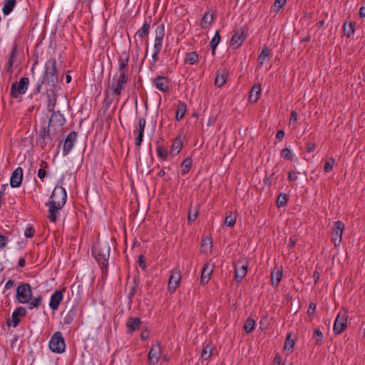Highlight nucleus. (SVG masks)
Listing matches in <instances>:
<instances>
[{
    "label": "nucleus",
    "instance_id": "nucleus-34",
    "mask_svg": "<svg viewBox=\"0 0 365 365\" xmlns=\"http://www.w3.org/2000/svg\"><path fill=\"white\" fill-rule=\"evenodd\" d=\"M199 60L198 55L196 52H190L186 55L185 62L190 65L196 63Z\"/></svg>",
    "mask_w": 365,
    "mask_h": 365
},
{
    "label": "nucleus",
    "instance_id": "nucleus-3",
    "mask_svg": "<svg viewBox=\"0 0 365 365\" xmlns=\"http://www.w3.org/2000/svg\"><path fill=\"white\" fill-rule=\"evenodd\" d=\"M92 253L102 267H106L110 255V247L107 245L96 246L92 250Z\"/></svg>",
    "mask_w": 365,
    "mask_h": 365
},
{
    "label": "nucleus",
    "instance_id": "nucleus-54",
    "mask_svg": "<svg viewBox=\"0 0 365 365\" xmlns=\"http://www.w3.org/2000/svg\"><path fill=\"white\" fill-rule=\"evenodd\" d=\"M286 1L287 0H275L274 6L275 8L280 9L284 6Z\"/></svg>",
    "mask_w": 365,
    "mask_h": 365
},
{
    "label": "nucleus",
    "instance_id": "nucleus-29",
    "mask_svg": "<svg viewBox=\"0 0 365 365\" xmlns=\"http://www.w3.org/2000/svg\"><path fill=\"white\" fill-rule=\"evenodd\" d=\"M269 56L270 49L268 48V46H264L258 56V63L260 65H262L264 63V61L269 58Z\"/></svg>",
    "mask_w": 365,
    "mask_h": 365
},
{
    "label": "nucleus",
    "instance_id": "nucleus-42",
    "mask_svg": "<svg viewBox=\"0 0 365 365\" xmlns=\"http://www.w3.org/2000/svg\"><path fill=\"white\" fill-rule=\"evenodd\" d=\"M74 317H75V312L71 310L64 317V318H63V324H70L73 321Z\"/></svg>",
    "mask_w": 365,
    "mask_h": 365
},
{
    "label": "nucleus",
    "instance_id": "nucleus-56",
    "mask_svg": "<svg viewBox=\"0 0 365 365\" xmlns=\"http://www.w3.org/2000/svg\"><path fill=\"white\" fill-rule=\"evenodd\" d=\"M134 286L132 287L131 292H130V297H132L135 293L136 287L139 282V279L137 277H135L133 279Z\"/></svg>",
    "mask_w": 365,
    "mask_h": 365
},
{
    "label": "nucleus",
    "instance_id": "nucleus-30",
    "mask_svg": "<svg viewBox=\"0 0 365 365\" xmlns=\"http://www.w3.org/2000/svg\"><path fill=\"white\" fill-rule=\"evenodd\" d=\"M16 4V0H5L2 11L5 15H9L14 9Z\"/></svg>",
    "mask_w": 365,
    "mask_h": 365
},
{
    "label": "nucleus",
    "instance_id": "nucleus-38",
    "mask_svg": "<svg viewBox=\"0 0 365 365\" xmlns=\"http://www.w3.org/2000/svg\"><path fill=\"white\" fill-rule=\"evenodd\" d=\"M182 148V142L180 140H176L173 143L171 149H170V154L173 155H176L179 153Z\"/></svg>",
    "mask_w": 365,
    "mask_h": 365
},
{
    "label": "nucleus",
    "instance_id": "nucleus-14",
    "mask_svg": "<svg viewBox=\"0 0 365 365\" xmlns=\"http://www.w3.org/2000/svg\"><path fill=\"white\" fill-rule=\"evenodd\" d=\"M247 35V33L244 29L241 28L236 31L232 36L230 41L231 46H234L235 48L240 47L246 38Z\"/></svg>",
    "mask_w": 365,
    "mask_h": 365
},
{
    "label": "nucleus",
    "instance_id": "nucleus-37",
    "mask_svg": "<svg viewBox=\"0 0 365 365\" xmlns=\"http://www.w3.org/2000/svg\"><path fill=\"white\" fill-rule=\"evenodd\" d=\"M220 41V36L218 31H216L214 37L210 41V47L212 48V54L214 56L215 53V48Z\"/></svg>",
    "mask_w": 365,
    "mask_h": 365
},
{
    "label": "nucleus",
    "instance_id": "nucleus-40",
    "mask_svg": "<svg viewBox=\"0 0 365 365\" xmlns=\"http://www.w3.org/2000/svg\"><path fill=\"white\" fill-rule=\"evenodd\" d=\"M192 165V160L189 158L185 159L181 164L182 173L186 174L190 169Z\"/></svg>",
    "mask_w": 365,
    "mask_h": 365
},
{
    "label": "nucleus",
    "instance_id": "nucleus-59",
    "mask_svg": "<svg viewBox=\"0 0 365 365\" xmlns=\"http://www.w3.org/2000/svg\"><path fill=\"white\" fill-rule=\"evenodd\" d=\"M316 309V304H314V303H311L309 304V309H308V311H307V313L309 315H312L314 314V311Z\"/></svg>",
    "mask_w": 365,
    "mask_h": 365
},
{
    "label": "nucleus",
    "instance_id": "nucleus-11",
    "mask_svg": "<svg viewBox=\"0 0 365 365\" xmlns=\"http://www.w3.org/2000/svg\"><path fill=\"white\" fill-rule=\"evenodd\" d=\"M344 228V225L341 221H336L334 223V227L331 232V240L334 242L335 247H336L341 241L342 233Z\"/></svg>",
    "mask_w": 365,
    "mask_h": 365
},
{
    "label": "nucleus",
    "instance_id": "nucleus-64",
    "mask_svg": "<svg viewBox=\"0 0 365 365\" xmlns=\"http://www.w3.org/2000/svg\"><path fill=\"white\" fill-rule=\"evenodd\" d=\"M14 284V282L13 280H9L6 282V284H5V289H9L10 288H11Z\"/></svg>",
    "mask_w": 365,
    "mask_h": 365
},
{
    "label": "nucleus",
    "instance_id": "nucleus-61",
    "mask_svg": "<svg viewBox=\"0 0 365 365\" xmlns=\"http://www.w3.org/2000/svg\"><path fill=\"white\" fill-rule=\"evenodd\" d=\"M297 120V113L296 111H292L290 117V123H294Z\"/></svg>",
    "mask_w": 365,
    "mask_h": 365
},
{
    "label": "nucleus",
    "instance_id": "nucleus-7",
    "mask_svg": "<svg viewBox=\"0 0 365 365\" xmlns=\"http://www.w3.org/2000/svg\"><path fill=\"white\" fill-rule=\"evenodd\" d=\"M29 79L27 77H23L20 79L18 85L14 83L11 87V95L14 98H18L19 95L24 94L26 92Z\"/></svg>",
    "mask_w": 365,
    "mask_h": 365
},
{
    "label": "nucleus",
    "instance_id": "nucleus-36",
    "mask_svg": "<svg viewBox=\"0 0 365 365\" xmlns=\"http://www.w3.org/2000/svg\"><path fill=\"white\" fill-rule=\"evenodd\" d=\"M49 130L50 128L48 127L46 128L44 127L41 128V130H40L39 135L40 138L43 140V142L41 143L42 147H43L46 144V140L50 139Z\"/></svg>",
    "mask_w": 365,
    "mask_h": 365
},
{
    "label": "nucleus",
    "instance_id": "nucleus-60",
    "mask_svg": "<svg viewBox=\"0 0 365 365\" xmlns=\"http://www.w3.org/2000/svg\"><path fill=\"white\" fill-rule=\"evenodd\" d=\"M38 177L40 179H43L46 177V171L43 168H40L38 170Z\"/></svg>",
    "mask_w": 365,
    "mask_h": 365
},
{
    "label": "nucleus",
    "instance_id": "nucleus-18",
    "mask_svg": "<svg viewBox=\"0 0 365 365\" xmlns=\"http://www.w3.org/2000/svg\"><path fill=\"white\" fill-rule=\"evenodd\" d=\"M23 178V170L21 168H17L13 173L10 178V185L12 187H18L21 185Z\"/></svg>",
    "mask_w": 365,
    "mask_h": 365
},
{
    "label": "nucleus",
    "instance_id": "nucleus-26",
    "mask_svg": "<svg viewBox=\"0 0 365 365\" xmlns=\"http://www.w3.org/2000/svg\"><path fill=\"white\" fill-rule=\"evenodd\" d=\"M227 78V71H226L225 69L220 71L217 72L215 80V84L217 87L222 86Z\"/></svg>",
    "mask_w": 365,
    "mask_h": 365
},
{
    "label": "nucleus",
    "instance_id": "nucleus-53",
    "mask_svg": "<svg viewBox=\"0 0 365 365\" xmlns=\"http://www.w3.org/2000/svg\"><path fill=\"white\" fill-rule=\"evenodd\" d=\"M56 100L55 98L49 99L48 103V109L49 111H52V112L53 111L54 107L56 105Z\"/></svg>",
    "mask_w": 365,
    "mask_h": 365
},
{
    "label": "nucleus",
    "instance_id": "nucleus-19",
    "mask_svg": "<svg viewBox=\"0 0 365 365\" xmlns=\"http://www.w3.org/2000/svg\"><path fill=\"white\" fill-rule=\"evenodd\" d=\"M63 299V292L61 290H56L51 295L49 307L52 310H56Z\"/></svg>",
    "mask_w": 365,
    "mask_h": 365
},
{
    "label": "nucleus",
    "instance_id": "nucleus-15",
    "mask_svg": "<svg viewBox=\"0 0 365 365\" xmlns=\"http://www.w3.org/2000/svg\"><path fill=\"white\" fill-rule=\"evenodd\" d=\"M26 313V309L22 307L16 309L11 315V318L9 319L7 322L8 326L16 327L20 321L19 317L25 316Z\"/></svg>",
    "mask_w": 365,
    "mask_h": 365
},
{
    "label": "nucleus",
    "instance_id": "nucleus-32",
    "mask_svg": "<svg viewBox=\"0 0 365 365\" xmlns=\"http://www.w3.org/2000/svg\"><path fill=\"white\" fill-rule=\"evenodd\" d=\"M212 242L210 237H205L202 240L201 249L203 252H208L211 250Z\"/></svg>",
    "mask_w": 365,
    "mask_h": 365
},
{
    "label": "nucleus",
    "instance_id": "nucleus-58",
    "mask_svg": "<svg viewBox=\"0 0 365 365\" xmlns=\"http://www.w3.org/2000/svg\"><path fill=\"white\" fill-rule=\"evenodd\" d=\"M298 178L297 174L293 171L289 173L288 179L290 181H294Z\"/></svg>",
    "mask_w": 365,
    "mask_h": 365
},
{
    "label": "nucleus",
    "instance_id": "nucleus-33",
    "mask_svg": "<svg viewBox=\"0 0 365 365\" xmlns=\"http://www.w3.org/2000/svg\"><path fill=\"white\" fill-rule=\"evenodd\" d=\"M213 19V16L212 14L207 12L204 14L202 21H201V26L203 29H206L209 26V25L212 23Z\"/></svg>",
    "mask_w": 365,
    "mask_h": 365
},
{
    "label": "nucleus",
    "instance_id": "nucleus-46",
    "mask_svg": "<svg viewBox=\"0 0 365 365\" xmlns=\"http://www.w3.org/2000/svg\"><path fill=\"white\" fill-rule=\"evenodd\" d=\"M334 158H330L329 160H327L326 162H325V164H324V170L325 172L328 173L329 172L333 166H334Z\"/></svg>",
    "mask_w": 365,
    "mask_h": 365
},
{
    "label": "nucleus",
    "instance_id": "nucleus-52",
    "mask_svg": "<svg viewBox=\"0 0 365 365\" xmlns=\"http://www.w3.org/2000/svg\"><path fill=\"white\" fill-rule=\"evenodd\" d=\"M35 233V230L32 227H29L24 232V235L26 237H32Z\"/></svg>",
    "mask_w": 365,
    "mask_h": 365
},
{
    "label": "nucleus",
    "instance_id": "nucleus-63",
    "mask_svg": "<svg viewBox=\"0 0 365 365\" xmlns=\"http://www.w3.org/2000/svg\"><path fill=\"white\" fill-rule=\"evenodd\" d=\"M284 132L283 130H279L277 133V135H276V138L278 140H282V139L284 138Z\"/></svg>",
    "mask_w": 365,
    "mask_h": 365
},
{
    "label": "nucleus",
    "instance_id": "nucleus-44",
    "mask_svg": "<svg viewBox=\"0 0 365 365\" xmlns=\"http://www.w3.org/2000/svg\"><path fill=\"white\" fill-rule=\"evenodd\" d=\"M287 202V197L285 194H280L277 200V204L279 207H283Z\"/></svg>",
    "mask_w": 365,
    "mask_h": 365
},
{
    "label": "nucleus",
    "instance_id": "nucleus-22",
    "mask_svg": "<svg viewBox=\"0 0 365 365\" xmlns=\"http://www.w3.org/2000/svg\"><path fill=\"white\" fill-rule=\"evenodd\" d=\"M213 271L212 265L207 263L202 268L201 274V283L203 284H207L209 282L210 275Z\"/></svg>",
    "mask_w": 365,
    "mask_h": 365
},
{
    "label": "nucleus",
    "instance_id": "nucleus-48",
    "mask_svg": "<svg viewBox=\"0 0 365 365\" xmlns=\"http://www.w3.org/2000/svg\"><path fill=\"white\" fill-rule=\"evenodd\" d=\"M30 301L31 302H29V309H33L35 307H38L39 306L40 302L41 301V297H35L33 299H31Z\"/></svg>",
    "mask_w": 365,
    "mask_h": 365
},
{
    "label": "nucleus",
    "instance_id": "nucleus-57",
    "mask_svg": "<svg viewBox=\"0 0 365 365\" xmlns=\"http://www.w3.org/2000/svg\"><path fill=\"white\" fill-rule=\"evenodd\" d=\"M316 148V145L314 143L309 142L307 143V148L306 150L307 152H312Z\"/></svg>",
    "mask_w": 365,
    "mask_h": 365
},
{
    "label": "nucleus",
    "instance_id": "nucleus-47",
    "mask_svg": "<svg viewBox=\"0 0 365 365\" xmlns=\"http://www.w3.org/2000/svg\"><path fill=\"white\" fill-rule=\"evenodd\" d=\"M197 215H198L197 209H195L193 212L191 210H190L188 216H187L188 222L191 223V222H194L195 220L196 219V217H197Z\"/></svg>",
    "mask_w": 365,
    "mask_h": 365
},
{
    "label": "nucleus",
    "instance_id": "nucleus-17",
    "mask_svg": "<svg viewBox=\"0 0 365 365\" xmlns=\"http://www.w3.org/2000/svg\"><path fill=\"white\" fill-rule=\"evenodd\" d=\"M76 139L77 133L76 132H71L67 135L63 146V152L64 155H67L71 150Z\"/></svg>",
    "mask_w": 365,
    "mask_h": 365
},
{
    "label": "nucleus",
    "instance_id": "nucleus-1",
    "mask_svg": "<svg viewBox=\"0 0 365 365\" xmlns=\"http://www.w3.org/2000/svg\"><path fill=\"white\" fill-rule=\"evenodd\" d=\"M66 190L60 186H56L50 197V200L46 203L48 207L47 215L50 221L55 222L59 215L60 210L63 208L66 202Z\"/></svg>",
    "mask_w": 365,
    "mask_h": 365
},
{
    "label": "nucleus",
    "instance_id": "nucleus-27",
    "mask_svg": "<svg viewBox=\"0 0 365 365\" xmlns=\"http://www.w3.org/2000/svg\"><path fill=\"white\" fill-rule=\"evenodd\" d=\"M282 269L276 267L271 274L272 285L277 286L282 279Z\"/></svg>",
    "mask_w": 365,
    "mask_h": 365
},
{
    "label": "nucleus",
    "instance_id": "nucleus-55",
    "mask_svg": "<svg viewBox=\"0 0 365 365\" xmlns=\"http://www.w3.org/2000/svg\"><path fill=\"white\" fill-rule=\"evenodd\" d=\"M8 239L6 237L0 235V250L6 245Z\"/></svg>",
    "mask_w": 365,
    "mask_h": 365
},
{
    "label": "nucleus",
    "instance_id": "nucleus-49",
    "mask_svg": "<svg viewBox=\"0 0 365 365\" xmlns=\"http://www.w3.org/2000/svg\"><path fill=\"white\" fill-rule=\"evenodd\" d=\"M294 345V341L293 339H291L289 336H288L284 342V348L286 350L290 351Z\"/></svg>",
    "mask_w": 365,
    "mask_h": 365
},
{
    "label": "nucleus",
    "instance_id": "nucleus-23",
    "mask_svg": "<svg viewBox=\"0 0 365 365\" xmlns=\"http://www.w3.org/2000/svg\"><path fill=\"white\" fill-rule=\"evenodd\" d=\"M150 29V24L147 22H145L141 29H140L135 35V41H139L142 43L144 37L148 35Z\"/></svg>",
    "mask_w": 365,
    "mask_h": 365
},
{
    "label": "nucleus",
    "instance_id": "nucleus-50",
    "mask_svg": "<svg viewBox=\"0 0 365 365\" xmlns=\"http://www.w3.org/2000/svg\"><path fill=\"white\" fill-rule=\"evenodd\" d=\"M281 156L284 158L291 160L292 154L289 148H284L281 152Z\"/></svg>",
    "mask_w": 365,
    "mask_h": 365
},
{
    "label": "nucleus",
    "instance_id": "nucleus-10",
    "mask_svg": "<svg viewBox=\"0 0 365 365\" xmlns=\"http://www.w3.org/2000/svg\"><path fill=\"white\" fill-rule=\"evenodd\" d=\"M17 53H18V45L15 43L13 44L11 47V50L9 56V59L6 65V71L9 74H12L14 72V66H16V60H17Z\"/></svg>",
    "mask_w": 365,
    "mask_h": 365
},
{
    "label": "nucleus",
    "instance_id": "nucleus-51",
    "mask_svg": "<svg viewBox=\"0 0 365 365\" xmlns=\"http://www.w3.org/2000/svg\"><path fill=\"white\" fill-rule=\"evenodd\" d=\"M157 153H158V156L162 158H165L167 155H168L167 150L165 149L163 147H161V146H158V147Z\"/></svg>",
    "mask_w": 365,
    "mask_h": 365
},
{
    "label": "nucleus",
    "instance_id": "nucleus-12",
    "mask_svg": "<svg viewBox=\"0 0 365 365\" xmlns=\"http://www.w3.org/2000/svg\"><path fill=\"white\" fill-rule=\"evenodd\" d=\"M161 355V346L159 344L153 345L149 351L148 361L150 365H156Z\"/></svg>",
    "mask_w": 365,
    "mask_h": 365
},
{
    "label": "nucleus",
    "instance_id": "nucleus-24",
    "mask_svg": "<svg viewBox=\"0 0 365 365\" xmlns=\"http://www.w3.org/2000/svg\"><path fill=\"white\" fill-rule=\"evenodd\" d=\"M153 81L156 88L160 91H166L168 90V81L165 77L158 76Z\"/></svg>",
    "mask_w": 365,
    "mask_h": 365
},
{
    "label": "nucleus",
    "instance_id": "nucleus-8",
    "mask_svg": "<svg viewBox=\"0 0 365 365\" xmlns=\"http://www.w3.org/2000/svg\"><path fill=\"white\" fill-rule=\"evenodd\" d=\"M181 279V274L179 269H173L170 275L168 289L171 293H173L179 285Z\"/></svg>",
    "mask_w": 365,
    "mask_h": 365
},
{
    "label": "nucleus",
    "instance_id": "nucleus-31",
    "mask_svg": "<svg viewBox=\"0 0 365 365\" xmlns=\"http://www.w3.org/2000/svg\"><path fill=\"white\" fill-rule=\"evenodd\" d=\"M186 110H187V106L185 105V103H182V102H179L178 105V108H177V110H176V120H180V119H182L185 113H186Z\"/></svg>",
    "mask_w": 365,
    "mask_h": 365
},
{
    "label": "nucleus",
    "instance_id": "nucleus-39",
    "mask_svg": "<svg viewBox=\"0 0 365 365\" xmlns=\"http://www.w3.org/2000/svg\"><path fill=\"white\" fill-rule=\"evenodd\" d=\"M243 327L247 333H250L255 329V322L252 319L248 318L245 322Z\"/></svg>",
    "mask_w": 365,
    "mask_h": 365
},
{
    "label": "nucleus",
    "instance_id": "nucleus-20",
    "mask_svg": "<svg viewBox=\"0 0 365 365\" xmlns=\"http://www.w3.org/2000/svg\"><path fill=\"white\" fill-rule=\"evenodd\" d=\"M146 125V120L145 118H140L138 120V136L135 139V144L137 147H140L144 135V130Z\"/></svg>",
    "mask_w": 365,
    "mask_h": 365
},
{
    "label": "nucleus",
    "instance_id": "nucleus-4",
    "mask_svg": "<svg viewBox=\"0 0 365 365\" xmlns=\"http://www.w3.org/2000/svg\"><path fill=\"white\" fill-rule=\"evenodd\" d=\"M165 35L164 26H158L155 30V38L154 43V52L152 56L153 61L156 63L158 60V55L163 46V39Z\"/></svg>",
    "mask_w": 365,
    "mask_h": 365
},
{
    "label": "nucleus",
    "instance_id": "nucleus-6",
    "mask_svg": "<svg viewBox=\"0 0 365 365\" xmlns=\"http://www.w3.org/2000/svg\"><path fill=\"white\" fill-rule=\"evenodd\" d=\"M31 289L29 284H21L16 289V297L21 304H26L31 299Z\"/></svg>",
    "mask_w": 365,
    "mask_h": 365
},
{
    "label": "nucleus",
    "instance_id": "nucleus-35",
    "mask_svg": "<svg viewBox=\"0 0 365 365\" xmlns=\"http://www.w3.org/2000/svg\"><path fill=\"white\" fill-rule=\"evenodd\" d=\"M212 347L210 344H206L203 346L201 354V357L204 360H208L212 356Z\"/></svg>",
    "mask_w": 365,
    "mask_h": 365
},
{
    "label": "nucleus",
    "instance_id": "nucleus-28",
    "mask_svg": "<svg viewBox=\"0 0 365 365\" xmlns=\"http://www.w3.org/2000/svg\"><path fill=\"white\" fill-rule=\"evenodd\" d=\"M261 93V87L259 84H255L253 86L250 93V101L251 102L255 103L258 100Z\"/></svg>",
    "mask_w": 365,
    "mask_h": 365
},
{
    "label": "nucleus",
    "instance_id": "nucleus-9",
    "mask_svg": "<svg viewBox=\"0 0 365 365\" xmlns=\"http://www.w3.org/2000/svg\"><path fill=\"white\" fill-rule=\"evenodd\" d=\"M347 314L346 312H340L338 314L334 324V331L335 334L341 333L346 327Z\"/></svg>",
    "mask_w": 365,
    "mask_h": 365
},
{
    "label": "nucleus",
    "instance_id": "nucleus-41",
    "mask_svg": "<svg viewBox=\"0 0 365 365\" xmlns=\"http://www.w3.org/2000/svg\"><path fill=\"white\" fill-rule=\"evenodd\" d=\"M354 32V24L350 22L349 24H344V34L346 36H350Z\"/></svg>",
    "mask_w": 365,
    "mask_h": 365
},
{
    "label": "nucleus",
    "instance_id": "nucleus-5",
    "mask_svg": "<svg viewBox=\"0 0 365 365\" xmlns=\"http://www.w3.org/2000/svg\"><path fill=\"white\" fill-rule=\"evenodd\" d=\"M65 341L62 334L59 331L56 332L49 341V348L53 352L61 354L65 351Z\"/></svg>",
    "mask_w": 365,
    "mask_h": 365
},
{
    "label": "nucleus",
    "instance_id": "nucleus-45",
    "mask_svg": "<svg viewBox=\"0 0 365 365\" xmlns=\"http://www.w3.org/2000/svg\"><path fill=\"white\" fill-rule=\"evenodd\" d=\"M313 337L316 340L317 344H320L323 339V334L319 329H317L314 331Z\"/></svg>",
    "mask_w": 365,
    "mask_h": 365
},
{
    "label": "nucleus",
    "instance_id": "nucleus-25",
    "mask_svg": "<svg viewBox=\"0 0 365 365\" xmlns=\"http://www.w3.org/2000/svg\"><path fill=\"white\" fill-rule=\"evenodd\" d=\"M141 324V321L139 318L135 317V318H129L126 327L128 330V332H132L133 331H135L140 327V325Z\"/></svg>",
    "mask_w": 365,
    "mask_h": 365
},
{
    "label": "nucleus",
    "instance_id": "nucleus-62",
    "mask_svg": "<svg viewBox=\"0 0 365 365\" xmlns=\"http://www.w3.org/2000/svg\"><path fill=\"white\" fill-rule=\"evenodd\" d=\"M138 264H139V266L143 268V269H145V261H144V257L143 255L140 256L139 257V262H138Z\"/></svg>",
    "mask_w": 365,
    "mask_h": 365
},
{
    "label": "nucleus",
    "instance_id": "nucleus-2",
    "mask_svg": "<svg viewBox=\"0 0 365 365\" xmlns=\"http://www.w3.org/2000/svg\"><path fill=\"white\" fill-rule=\"evenodd\" d=\"M128 58L119 59V67L118 72L113 77L110 89L113 91V94L119 96L121 94V91L125 88V86L128 82Z\"/></svg>",
    "mask_w": 365,
    "mask_h": 365
},
{
    "label": "nucleus",
    "instance_id": "nucleus-16",
    "mask_svg": "<svg viewBox=\"0 0 365 365\" xmlns=\"http://www.w3.org/2000/svg\"><path fill=\"white\" fill-rule=\"evenodd\" d=\"M247 272V264H243L242 261H237L235 264V277L237 282H240Z\"/></svg>",
    "mask_w": 365,
    "mask_h": 365
},
{
    "label": "nucleus",
    "instance_id": "nucleus-21",
    "mask_svg": "<svg viewBox=\"0 0 365 365\" xmlns=\"http://www.w3.org/2000/svg\"><path fill=\"white\" fill-rule=\"evenodd\" d=\"M65 120L63 118V115L60 113L59 111H53L51 116L49 120V123L48 125V128H51L53 125L62 126L64 124Z\"/></svg>",
    "mask_w": 365,
    "mask_h": 365
},
{
    "label": "nucleus",
    "instance_id": "nucleus-13",
    "mask_svg": "<svg viewBox=\"0 0 365 365\" xmlns=\"http://www.w3.org/2000/svg\"><path fill=\"white\" fill-rule=\"evenodd\" d=\"M57 62L54 58H50L45 63V73L44 78H47L49 76L51 78H56L58 74V69L56 68ZM57 80V78H56Z\"/></svg>",
    "mask_w": 365,
    "mask_h": 365
},
{
    "label": "nucleus",
    "instance_id": "nucleus-43",
    "mask_svg": "<svg viewBox=\"0 0 365 365\" xmlns=\"http://www.w3.org/2000/svg\"><path fill=\"white\" fill-rule=\"evenodd\" d=\"M236 222V217L231 213L227 215L225 219V224L229 227H232Z\"/></svg>",
    "mask_w": 365,
    "mask_h": 365
}]
</instances>
